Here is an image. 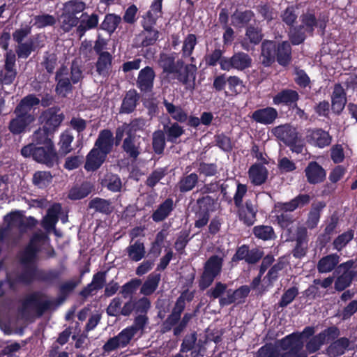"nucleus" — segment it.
<instances>
[{
  "label": "nucleus",
  "instance_id": "1",
  "mask_svg": "<svg viewBox=\"0 0 357 357\" xmlns=\"http://www.w3.org/2000/svg\"><path fill=\"white\" fill-rule=\"evenodd\" d=\"M40 236L36 234L31 238L24 248L18 252L17 259L22 266L20 271H12L7 273L4 282L9 290L17 291L20 285L30 286L34 282L52 285L59 281L63 273L61 269H43L38 267L39 247L36 241Z\"/></svg>",
  "mask_w": 357,
  "mask_h": 357
},
{
  "label": "nucleus",
  "instance_id": "2",
  "mask_svg": "<svg viewBox=\"0 0 357 357\" xmlns=\"http://www.w3.org/2000/svg\"><path fill=\"white\" fill-rule=\"evenodd\" d=\"M282 22L289 27L288 38L292 45L303 44L307 36H313L316 29L324 34L327 26V17H317L315 10L307 8L299 17L300 24L295 25L298 19L296 8L288 6L280 14Z\"/></svg>",
  "mask_w": 357,
  "mask_h": 357
},
{
  "label": "nucleus",
  "instance_id": "3",
  "mask_svg": "<svg viewBox=\"0 0 357 357\" xmlns=\"http://www.w3.org/2000/svg\"><path fill=\"white\" fill-rule=\"evenodd\" d=\"M315 330L313 326H306L303 331L293 332L278 341L282 351L275 344L269 342L261 346L253 357H307L303 351L304 340L314 336Z\"/></svg>",
  "mask_w": 357,
  "mask_h": 357
},
{
  "label": "nucleus",
  "instance_id": "4",
  "mask_svg": "<svg viewBox=\"0 0 357 357\" xmlns=\"http://www.w3.org/2000/svg\"><path fill=\"white\" fill-rule=\"evenodd\" d=\"M175 52L159 54L158 63L162 69L160 79L165 84H171L176 79L186 90H194L197 68L192 63L185 64L181 59L176 60Z\"/></svg>",
  "mask_w": 357,
  "mask_h": 357
},
{
  "label": "nucleus",
  "instance_id": "5",
  "mask_svg": "<svg viewBox=\"0 0 357 357\" xmlns=\"http://www.w3.org/2000/svg\"><path fill=\"white\" fill-rule=\"evenodd\" d=\"M113 132L109 129L99 132L93 147L86 156L84 169L87 172L98 170L106 161L107 155L112 151L115 145Z\"/></svg>",
  "mask_w": 357,
  "mask_h": 357
},
{
  "label": "nucleus",
  "instance_id": "6",
  "mask_svg": "<svg viewBox=\"0 0 357 357\" xmlns=\"http://www.w3.org/2000/svg\"><path fill=\"white\" fill-rule=\"evenodd\" d=\"M292 45L290 40L276 42L264 40L261 45V63L271 67L275 61L282 67H287L292 61Z\"/></svg>",
  "mask_w": 357,
  "mask_h": 357
},
{
  "label": "nucleus",
  "instance_id": "7",
  "mask_svg": "<svg viewBox=\"0 0 357 357\" xmlns=\"http://www.w3.org/2000/svg\"><path fill=\"white\" fill-rule=\"evenodd\" d=\"M21 154L25 158L31 157L38 163L52 168L59 164V156L54 144L36 146L27 144L21 149Z\"/></svg>",
  "mask_w": 357,
  "mask_h": 357
},
{
  "label": "nucleus",
  "instance_id": "8",
  "mask_svg": "<svg viewBox=\"0 0 357 357\" xmlns=\"http://www.w3.org/2000/svg\"><path fill=\"white\" fill-rule=\"evenodd\" d=\"M335 277L334 289L342 292L357 282V257L340 263L333 271Z\"/></svg>",
  "mask_w": 357,
  "mask_h": 357
},
{
  "label": "nucleus",
  "instance_id": "9",
  "mask_svg": "<svg viewBox=\"0 0 357 357\" xmlns=\"http://www.w3.org/2000/svg\"><path fill=\"white\" fill-rule=\"evenodd\" d=\"M46 295L40 291H33L27 295L22 302V307L19 312L23 318L29 317V310H34L37 317H42L47 310H50L53 302L48 299L43 300Z\"/></svg>",
  "mask_w": 357,
  "mask_h": 357
},
{
  "label": "nucleus",
  "instance_id": "10",
  "mask_svg": "<svg viewBox=\"0 0 357 357\" xmlns=\"http://www.w3.org/2000/svg\"><path fill=\"white\" fill-rule=\"evenodd\" d=\"M272 132L278 139L289 147L292 152L298 154L303 152L305 142L296 128L289 124L280 125L273 128Z\"/></svg>",
  "mask_w": 357,
  "mask_h": 357
},
{
  "label": "nucleus",
  "instance_id": "11",
  "mask_svg": "<svg viewBox=\"0 0 357 357\" xmlns=\"http://www.w3.org/2000/svg\"><path fill=\"white\" fill-rule=\"evenodd\" d=\"M224 265V257L218 255L210 256L203 266V271L199 280V289H208L215 279L220 275Z\"/></svg>",
  "mask_w": 357,
  "mask_h": 357
},
{
  "label": "nucleus",
  "instance_id": "12",
  "mask_svg": "<svg viewBox=\"0 0 357 357\" xmlns=\"http://www.w3.org/2000/svg\"><path fill=\"white\" fill-rule=\"evenodd\" d=\"M218 197L213 196H202L197 199L193 206V211L195 215V227L202 229L209 222L211 213L216 209Z\"/></svg>",
  "mask_w": 357,
  "mask_h": 357
},
{
  "label": "nucleus",
  "instance_id": "13",
  "mask_svg": "<svg viewBox=\"0 0 357 357\" xmlns=\"http://www.w3.org/2000/svg\"><path fill=\"white\" fill-rule=\"evenodd\" d=\"M64 114L61 112L58 106L49 107L42 112L39 117V121L45 129L55 133L64 120Z\"/></svg>",
  "mask_w": 357,
  "mask_h": 357
},
{
  "label": "nucleus",
  "instance_id": "14",
  "mask_svg": "<svg viewBox=\"0 0 357 357\" xmlns=\"http://www.w3.org/2000/svg\"><path fill=\"white\" fill-rule=\"evenodd\" d=\"M264 254V251L259 248L250 249L248 245L243 244L237 247L231 262L236 264L240 261H244L248 265H254L260 261Z\"/></svg>",
  "mask_w": 357,
  "mask_h": 357
},
{
  "label": "nucleus",
  "instance_id": "15",
  "mask_svg": "<svg viewBox=\"0 0 357 357\" xmlns=\"http://www.w3.org/2000/svg\"><path fill=\"white\" fill-rule=\"evenodd\" d=\"M15 118L10 119L8 128L13 135H18L30 130V127L36 121L33 114H26L25 112H17L14 109Z\"/></svg>",
  "mask_w": 357,
  "mask_h": 357
},
{
  "label": "nucleus",
  "instance_id": "16",
  "mask_svg": "<svg viewBox=\"0 0 357 357\" xmlns=\"http://www.w3.org/2000/svg\"><path fill=\"white\" fill-rule=\"evenodd\" d=\"M252 64L251 56L243 52L234 53L231 56L227 57L221 63V70L229 71L231 69L243 71L250 68Z\"/></svg>",
  "mask_w": 357,
  "mask_h": 357
},
{
  "label": "nucleus",
  "instance_id": "17",
  "mask_svg": "<svg viewBox=\"0 0 357 357\" xmlns=\"http://www.w3.org/2000/svg\"><path fill=\"white\" fill-rule=\"evenodd\" d=\"M155 72L153 67L146 66L138 73L136 81L137 87L143 93H151L154 88Z\"/></svg>",
  "mask_w": 357,
  "mask_h": 357
},
{
  "label": "nucleus",
  "instance_id": "18",
  "mask_svg": "<svg viewBox=\"0 0 357 357\" xmlns=\"http://www.w3.org/2000/svg\"><path fill=\"white\" fill-rule=\"evenodd\" d=\"M307 182L310 185L320 184L326 178V169L317 161H310L304 169Z\"/></svg>",
  "mask_w": 357,
  "mask_h": 357
},
{
  "label": "nucleus",
  "instance_id": "19",
  "mask_svg": "<svg viewBox=\"0 0 357 357\" xmlns=\"http://www.w3.org/2000/svg\"><path fill=\"white\" fill-rule=\"evenodd\" d=\"M238 208V216L240 221L246 226L250 227L254 225L257 220V207L253 204L252 200L247 199L241 206Z\"/></svg>",
  "mask_w": 357,
  "mask_h": 357
},
{
  "label": "nucleus",
  "instance_id": "20",
  "mask_svg": "<svg viewBox=\"0 0 357 357\" xmlns=\"http://www.w3.org/2000/svg\"><path fill=\"white\" fill-rule=\"evenodd\" d=\"M278 117L277 109L273 107H266L255 110L251 115V119L256 123L262 125L273 124Z\"/></svg>",
  "mask_w": 357,
  "mask_h": 357
},
{
  "label": "nucleus",
  "instance_id": "21",
  "mask_svg": "<svg viewBox=\"0 0 357 357\" xmlns=\"http://www.w3.org/2000/svg\"><path fill=\"white\" fill-rule=\"evenodd\" d=\"M298 93L293 89H282L276 93L273 98V102L276 105H285L289 107H297V102L299 100Z\"/></svg>",
  "mask_w": 357,
  "mask_h": 357
},
{
  "label": "nucleus",
  "instance_id": "22",
  "mask_svg": "<svg viewBox=\"0 0 357 357\" xmlns=\"http://www.w3.org/2000/svg\"><path fill=\"white\" fill-rule=\"evenodd\" d=\"M347 102V93L340 83L334 85L331 94V109L336 114H340Z\"/></svg>",
  "mask_w": 357,
  "mask_h": 357
},
{
  "label": "nucleus",
  "instance_id": "23",
  "mask_svg": "<svg viewBox=\"0 0 357 357\" xmlns=\"http://www.w3.org/2000/svg\"><path fill=\"white\" fill-rule=\"evenodd\" d=\"M121 149L128 158L136 160L141 153L140 143L136 139V135L126 132V137L123 139Z\"/></svg>",
  "mask_w": 357,
  "mask_h": 357
},
{
  "label": "nucleus",
  "instance_id": "24",
  "mask_svg": "<svg viewBox=\"0 0 357 357\" xmlns=\"http://www.w3.org/2000/svg\"><path fill=\"white\" fill-rule=\"evenodd\" d=\"M176 204L172 198L168 197L162 202L153 211L151 218L155 222H160L166 220L174 211Z\"/></svg>",
  "mask_w": 357,
  "mask_h": 357
},
{
  "label": "nucleus",
  "instance_id": "25",
  "mask_svg": "<svg viewBox=\"0 0 357 357\" xmlns=\"http://www.w3.org/2000/svg\"><path fill=\"white\" fill-rule=\"evenodd\" d=\"M154 22H147L142 20V26L144 31L141 35L144 36V38L141 43V46L143 47H147L149 46L154 45L158 40L160 36V32L158 30L153 28L155 24Z\"/></svg>",
  "mask_w": 357,
  "mask_h": 357
},
{
  "label": "nucleus",
  "instance_id": "26",
  "mask_svg": "<svg viewBox=\"0 0 357 357\" xmlns=\"http://www.w3.org/2000/svg\"><path fill=\"white\" fill-rule=\"evenodd\" d=\"M268 176L267 168L261 163H255L248 169V177L255 186H259L266 183Z\"/></svg>",
  "mask_w": 357,
  "mask_h": 357
},
{
  "label": "nucleus",
  "instance_id": "27",
  "mask_svg": "<svg viewBox=\"0 0 357 357\" xmlns=\"http://www.w3.org/2000/svg\"><path fill=\"white\" fill-rule=\"evenodd\" d=\"M99 22L98 15L92 13L88 15L87 13H82L79 18V24L77 26V33L80 36H83L88 30L93 29L98 27Z\"/></svg>",
  "mask_w": 357,
  "mask_h": 357
},
{
  "label": "nucleus",
  "instance_id": "28",
  "mask_svg": "<svg viewBox=\"0 0 357 357\" xmlns=\"http://www.w3.org/2000/svg\"><path fill=\"white\" fill-rule=\"evenodd\" d=\"M140 99L139 94L135 89H130L123 98L119 112L121 114H131L133 112Z\"/></svg>",
  "mask_w": 357,
  "mask_h": 357
},
{
  "label": "nucleus",
  "instance_id": "29",
  "mask_svg": "<svg viewBox=\"0 0 357 357\" xmlns=\"http://www.w3.org/2000/svg\"><path fill=\"white\" fill-rule=\"evenodd\" d=\"M340 256L337 253H333L321 258L317 265L319 273H330L335 271L336 267L340 264Z\"/></svg>",
  "mask_w": 357,
  "mask_h": 357
},
{
  "label": "nucleus",
  "instance_id": "30",
  "mask_svg": "<svg viewBox=\"0 0 357 357\" xmlns=\"http://www.w3.org/2000/svg\"><path fill=\"white\" fill-rule=\"evenodd\" d=\"M326 206V203L323 201L312 204L305 221V225L307 229H313L317 227L321 218V211Z\"/></svg>",
  "mask_w": 357,
  "mask_h": 357
},
{
  "label": "nucleus",
  "instance_id": "31",
  "mask_svg": "<svg viewBox=\"0 0 357 357\" xmlns=\"http://www.w3.org/2000/svg\"><path fill=\"white\" fill-rule=\"evenodd\" d=\"M93 185L89 181L74 185L69 190L68 198L70 200H79L86 197L93 190Z\"/></svg>",
  "mask_w": 357,
  "mask_h": 357
},
{
  "label": "nucleus",
  "instance_id": "32",
  "mask_svg": "<svg viewBox=\"0 0 357 357\" xmlns=\"http://www.w3.org/2000/svg\"><path fill=\"white\" fill-rule=\"evenodd\" d=\"M112 59L113 56L110 53H102L98 55L95 67L98 75L102 77L109 76L112 67Z\"/></svg>",
  "mask_w": 357,
  "mask_h": 357
},
{
  "label": "nucleus",
  "instance_id": "33",
  "mask_svg": "<svg viewBox=\"0 0 357 357\" xmlns=\"http://www.w3.org/2000/svg\"><path fill=\"white\" fill-rule=\"evenodd\" d=\"M162 104L165 106L167 112L170 115L175 122L183 123H185L188 119V112L180 105H174L164 98Z\"/></svg>",
  "mask_w": 357,
  "mask_h": 357
},
{
  "label": "nucleus",
  "instance_id": "34",
  "mask_svg": "<svg viewBox=\"0 0 357 357\" xmlns=\"http://www.w3.org/2000/svg\"><path fill=\"white\" fill-rule=\"evenodd\" d=\"M54 133L45 129L41 126L32 135V143L29 144H36V146L54 144L52 138Z\"/></svg>",
  "mask_w": 357,
  "mask_h": 357
},
{
  "label": "nucleus",
  "instance_id": "35",
  "mask_svg": "<svg viewBox=\"0 0 357 357\" xmlns=\"http://www.w3.org/2000/svg\"><path fill=\"white\" fill-rule=\"evenodd\" d=\"M231 24L237 28L248 26V24L255 17V13L251 10H236L231 16Z\"/></svg>",
  "mask_w": 357,
  "mask_h": 357
},
{
  "label": "nucleus",
  "instance_id": "36",
  "mask_svg": "<svg viewBox=\"0 0 357 357\" xmlns=\"http://www.w3.org/2000/svg\"><path fill=\"white\" fill-rule=\"evenodd\" d=\"M126 252L128 259L135 262L142 260L146 254L144 244L140 240H137L133 243H130L126 248Z\"/></svg>",
  "mask_w": 357,
  "mask_h": 357
},
{
  "label": "nucleus",
  "instance_id": "37",
  "mask_svg": "<svg viewBox=\"0 0 357 357\" xmlns=\"http://www.w3.org/2000/svg\"><path fill=\"white\" fill-rule=\"evenodd\" d=\"M162 131L167 141L172 144L177 143V139L185 132L183 128L177 122L170 123L169 125H164Z\"/></svg>",
  "mask_w": 357,
  "mask_h": 357
},
{
  "label": "nucleus",
  "instance_id": "38",
  "mask_svg": "<svg viewBox=\"0 0 357 357\" xmlns=\"http://www.w3.org/2000/svg\"><path fill=\"white\" fill-rule=\"evenodd\" d=\"M310 140L312 144L319 148H324L331 144L332 137L328 132L321 128L313 130L310 135Z\"/></svg>",
  "mask_w": 357,
  "mask_h": 357
},
{
  "label": "nucleus",
  "instance_id": "39",
  "mask_svg": "<svg viewBox=\"0 0 357 357\" xmlns=\"http://www.w3.org/2000/svg\"><path fill=\"white\" fill-rule=\"evenodd\" d=\"M6 217H9L11 222H17V226L21 231L31 229L38 222L33 217L23 218L19 212H11Z\"/></svg>",
  "mask_w": 357,
  "mask_h": 357
},
{
  "label": "nucleus",
  "instance_id": "40",
  "mask_svg": "<svg viewBox=\"0 0 357 357\" xmlns=\"http://www.w3.org/2000/svg\"><path fill=\"white\" fill-rule=\"evenodd\" d=\"M64 67L60 68L55 75V80L57 82L55 91L59 95H62L65 97L67 93H70L73 90V86L70 83V79L68 77L61 78L63 70H65Z\"/></svg>",
  "mask_w": 357,
  "mask_h": 357
},
{
  "label": "nucleus",
  "instance_id": "41",
  "mask_svg": "<svg viewBox=\"0 0 357 357\" xmlns=\"http://www.w3.org/2000/svg\"><path fill=\"white\" fill-rule=\"evenodd\" d=\"M198 182L199 176L196 173L193 172L181 176L176 186L181 193H185L193 190Z\"/></svg>",
  "mask_w": 357,
  "mask_h": 357
},
{
  "label": "nucleus",
  "instance_id": "42",
  "mask_svg": "<svg viewBox=\"0 0 357 357\" xmlns=\"http://www.w3.org/2000/svg\"><path fill=\"white\" fill-rule=\"evenodd\" d=\"M160 278V273L153 272L149 274L147 279L141 284L140 293L146 296L153 294L158 287Z\"/></svg>",
  "mask_w": 357,
  "mask_h": 357
},
{
  "label": "nucleus",
  "instance_id": "43",
  "mask_svg": "<svg viewBox=\"0 0 357 357\" xmlns=\"http://www.w3.org/2000/svg\"><path fill=\"white\" fill-rule=\"evenodd\" d=\"M88 206L89 208L94 209L96 212L105 215H109L113 211L112 202L100 197L91 199Z\"/></svg>",
  "mask_w": 357,
  "mask_h": 357
},
{
  "label": "nucleus",
  "instance_id": "44",
  "mask_svg": "<svg viewBox=\"0 0 357 357\" xmlns=\"http://www.w3.org/2000/svg\"><path fill=\"white\" fill-rule=\"evenodd\" d=\"M40 99L34 94H29L21 99L15 109L17 112H25L26 114H31V109L40 104Z\"/></svg>",
  "mask_w": 357,
  "mask_h": 357
},
{
  "label": "nucleus",
  "instance_id": "45",
  "mask_svg": "<svg viewBox=\"0 0 357 357\" xmlns=\"http://www.w3.org/2000/svg\"><path fill=\"white\" fill-rule=\"evenodd\" d=\"M121 22V18L119 15L114 13H108L105 15L104 20L100 24L99 28L112 34L116 31Z\"/></svg>",
  "mask_w": 357,
  "mask_h": 357
},
{
  "label": "nucleus",
  "instance_id": "46",
  "mask_svg": "<svg viewBox=\"0 0 357 357\" xmlns=\"http://www.w3.org/2000/svg\"><path fill=\"white\" fill-rule=\"evenodd\" d=\"M166 137L162 130L153 132L152 135V149L155 154L162 155L166 146Z\"/></svg>",
  "mask_w": 357,
  "mask_h": 357
},
{
  "label": "nucleus",
  "instance_id": "47",
  "mask_svg": "<svg viewBox=\"0 0 357 357\" xmlns=\"http://www.w3.org/2000/svg\"><path fill=\"white\" fill-rule=\"evenodd\" d=\"M162 1L163 0H153L150 10L146 12L143 20L156 23L157 20L162 15Z\"/></svg>",
  "mask_w": 357,
  "mask_h": 357
},
{
  "label": "nucleus",
  "instance_id": "48",
  "mask_svg": "<svg viewBox=\"0 0 357 357\" xmlns=\"http://www.w3.org/2000/svg\"><path fill=\"white\" fill-rule=\"evenodd\" d=\"M79 18L63 9L61 15V29L66 33L70 32L79 24Z\"/></svg>",
  "mask_w": 357,
  "mask_h": 357
},
{
  "label": "nucleus",
  "instance_id": "49",
  "mask_svg": "<svg viewBox=\"0 0 357 357\" xmlns=\"http://www.w3.org/2000/svg\"><path fill=\"white\" fill-rule=\"evenodd\" d=\"M193 236H190V229H182L178 234V236L174 243V248L180 255L185 253V249L192 238Z\"/></svg>",
  "mask_w": 357,
  "mask_h": 357
},
{
  "label": "nucleus",
  "instance_id": "50",
  "mask_svg": "<svg viewBox=\"0 0 357 357\" xmlns=\"http://www.w3.org/2000/svg\"><path fill=\"white\" fill-rule=\"evenodd\" d=\"M52 175L49 171H36L32 178L33 183L39 188H45L52 181Z\"/></svg>",
  "mask_w": 357,
  "mask_h": 357
},
{
  "label": "nucleus",
  "instance_id": "51",
  "mask_svg": "<svg viewBox=\"0 0 357 357\" xmlns=\"http://www.w3.org/2000/svg\"><path fill=\"white\" fill-rule=\"evenodd\" d=\"M252 232L257 238L263 241H269L276 238L273 228L268 225L255 226Z\"/></svg>",
  "mask_w": 357,
  "mask_h": 357
},
{
  "label": "nucleus",
  "instance_id": "52",
  "mask_svg": "<svg viewBox=\"0 0 357 357\" xmlns=\"http://www.w3.org/2000/svg\"><path fill=\"white\" fill-rule=\"evenodd\" d=\"M224 51L220 47L215 48L212 51L211 54H207L204 56V61L207 66L214 67L217 64L220 65L221 68V63L225 59H227V56H223Z\"/></svg>",
  "mask_w": 357,
  "mask_h": 357
},
{
  "label": "nucleus",
  "instance_id": "53",
  "mask_svg": "<svg viewBox=\"0 0 357 357\" xmlns=\"http://www.w3.org/2000/svg\"><path fill=\"white\" fill-rule=\"evenodd\" d=\"M354 237V230L349 229L347 231L338 235L333 241V245L334 249L341 251L347 245L353 240Z\"/></svg>",
  "mask_w": 357,
  "mask_h": 357
},
{
  "label": "nucleus",
  "instance_id": "54",
  "mask_svg": "<svg viewBox=\"0 0 357 357\" xmlns=\"http://www.w3.org/2000/svg\"><path fill=\"white\" fill-rule=\"evenodd\" d=\"M142 283L141 279L132 278L121 287L120 294L123 298H127L128 297L132 298V295L136 292L139 286H141Z\"/></svg>",
  "mask_w": 357,
  "mask_h": 357
},
{
  "label": "nucleus",
  "instance_id": "55",
  "mask_svg": "<svg viewBox=\"0 0 357 357\" xmlns=\"http://www.w3.org/2000/svg\"><path fill=\"white\" fill-rule=\"evenodd\" d=\"M298 294V289L294 286L285 290L278 303V308H284L291 304Z\"/></svg>",
  "mask_w": 357,
  "mask_h": 357
},
{
  "label": "nucleus",
  "instance_id": "56",
  "mask_svg": "<svg viewBox=\"0 0 357 357\" xmlns=\"http://www.w3.org/2000/svg\"><path fill=\"white\" fill-rule=\"evenodd\" d=\"M197 43L196 35L193 33L188 34L183 42L182 56L184 58L190 57L192 54Z\"/></svg>",
  "mask_w": 357,
  "mask_h": 357
},
{
  "label": "nucleus",
  "instance_id": "57",
  "mask_svg": "<svg viewBox=\"0 0 357 357\" xmlns=\"http://www.w3.org/2000/svg\"><path fill=\"white\" fill-rule=\"evenodd\" d=\"M86 8L85 2L82 0H70L63 4V9L76 16L77 14L83 13Z\"/></svg>",
  "mask_w": 357,
  "mask_h": 357
},
{
  "label": "nucleus",
  "instance_id": "58",
  "mask_svg": "<svg viewBox=\"0 0 357 357\" xmlns=\"http://www.w3.org/2000/svg\"><path fill=\"white\" fill-rule=\"evenodd\" d=\"M199 310L197 307L192 312H185L183 317H181L179 323L174 328L173 333L175 336H178L185 329L190 320L196 316Z\"/></svg>",
  "mask_w": 357,
  "mask_h": 357
},
{
  "label": "nucleus",
  "instance_id": "59",
  "mask_svg": "<svg viewBox=\"0 0 357 357\" xmlns=\"http://www.w3.org/2000/svg\"><path fill=\"white\" fill-rule=\"evenodd\" d=\"M73 139L74 137L73 135L67 130L61 134L59 145L62 154L66 155L71 152L73 150L71 144Z\"/></svg>",
  "mask_w": 357,
  "mask_h": 357
},
{
  "label": "nucleus",
  "instance_id": "60",
  "mask_svg": "<svg viewBox=\"0 0 357 357\" xmlns=\"http://www.w3.org/2000/svg\"><path fill=\"white\" fill-rule=\"evenodd\" d=\"M324 343V335L319 333L306 342L305 349L310 354H313L319 351Z\"/></svg>",
  "mask_w": 357,
  "mask_h": 357
},
{
  "label": "nucleus",
  "instance_id": "61",
  "mask_svg": "<svg viewBox=\"0 0 357 357\" xmlns=\"http://www.w3.org/2000/svg\"><path fill=\"white\" fill-rule=\"evenodd\" d=\"M78 282L69 280L60 285L59 289V295L57 298L58 303H63L68 295L75 289Z\"/></svg>",
  "mask_w": 357,
  "mask_h": 357
},
{
  "label": "nucleus",
  "instance_id": "62",
  "mask_svg": "<svg viewBox=\"0 0 357 357\" xmlns=\"http://www.w3.org/2000/svg\"><path fill=\"white\" fill-rule=\"evenodd\" d=\"M227 84L232 94L238 95L243 93L245 85L242 79L236 75H231L227 77Z\"/></svg>",
  "mask_w": 357,
  "mask_h": 357
},
{
  "label": "nucleus",
  "instance_id": "63",
  "mask_svg": "<svg viewBox=\"0 0 357 357\" xmlns=\"http://www.w3.org/2000/svg\"><path fill=\"white\" fill-rule=\"evenodd\" d=\"M61 206L58 205L57 207H52L47 211V213L43 220V226L45 228H52L55 226L58 221V214L59 213Z\"/></svg>",
  "mask_w": 357,
  "mask_h": 357
},
{
  "label": "nucleus",
  "instance_id": "64",
  "mask_svg": "<svg viewBox=\"0 0 357 357\" xmlns=\"http://www.w3.org/2000/svg\"><path fill=\"white\" fill-rule=\"evenodd\" d=\"M134 330L135 329L132 328H130L128 326L123 329L117 335L115 336L117 337V340L121 348H124L128 346L136 335Z\"/></svg>",
  "mask_w": 357,
  "mask_h": 357
}]
</instances>
